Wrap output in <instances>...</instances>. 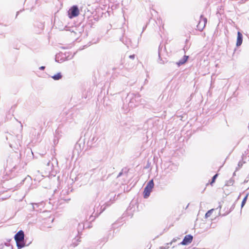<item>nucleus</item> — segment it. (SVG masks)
<instances>
[{"instance_id": "nucleus-27", "label": "nucleus", "mask_w": 249, "mask_h": 249, "mask_svg": "<svg viewBox=\"0 0 249 249\" xmlns=\"http://www.w3.org/2000/svg\"><path fill=\"white\" fill-rule=\"evenodd\" d=\"M234 207H235V204H233L232 205V206L231 207V210H230L229 212H228V213H226V214H228V213H230V212L232 210H233V209L234 208Z\"/></svg>"}, {"instance_id": "nucleus-22", "label": "nucleus", "mask_w": 249, "mask_h": 249, "mask_svg": "<svg viewBox=\"0 0 249 249\" xmlns=\"http://www.w3.org/2000/svg\"><path fill=\"white\" fill-rule=\"evenodd\" d=\"M213 211V209H211L210 210H209L205 214V218H208L210 217L212 213V212Z\"/></svg>"}, {"instance_id": "nucleus-23", "label": "nucleus", "mask_w": 249, "mask_h": 249, "mask_svg": "<svg viewBox=\"0 0 249 249\" xmlns=\"http://www.w3.org/2000/svg\"><path fill=\"white\" fill-rule=\"evenodd\" d=\"M115 197V195L114 194V193H111L109 194V195L108 196V198L109 200V201H111L112 198H114Z\"/></svg>"}, {"instance_id": "nucleus-15", "label": "nucleus", "mask_w": 249, "mask_h": 249, "mask_svg": "<svg viewBox=\"0 0 249 249\" xmlns=\"http://www.w3.org/2000/svg\"><path fill=\"white\" fill-rule=\"evenodd\" d=\"M0 249H12V247L9 243H5L4 245H0Z\"/></svg>"}, {"instance_id": "nucleus-30", "label": "nucleus", "mask_w": 249, "mask_h": 249, "mask_svg": "<svg viewBox=\"0 0 249 249\" xmlns=\"http://www.w3.org/2000/svg\"><path fill=\"white\" fill-rule=\"evenodd\" d=\"M122 175V172H120L118 175V177H120Z\"/></svg>"}, {"instance_id": "nucleus-18", "label": "nucleus", "mask_w": 249, "mask_h": 249, "mask_svg": "<svg viewBox=\"0 0 249 249\" xmlns=\"http://www.w3.org/2000/svg\"><path fill=\"white\" fill-rule=\"evenodd\" d=\"M97 140V139L95 137H93L91 139H90L88 142V144L90 146H92V144H93V142L94 141H96Z\"/></svg>"}, {"instance_id": "nucleus-25", "label": "nucleus", "mask_w": 249, "mask_h": 249, "mask_svg": "<svg viewBox=\"0 0 249 249\" xmlns=\"http://www.w3.org/2000/svg\"><path fill=\"white\" fill-rule=\"evenodd\" d=\"M233 183V181L231 179H230V180H229L227 183V185H232Z\"/></svg>"}, {"instance_id": "nucleus-13", "label": "nucleus", "mask_w": 249, "mask_h": 249, "mask_svg": "<svg viewBox=\"0 0 249 249\" xmlns=\"http://www.w3.org/2000/svg\"><path fill=\"white\" fill-rule=\"evenodd\" d=\"M151 190L145 187L143 191V197L144 198H147L151 192Z\"/></svg>"}, {"instance_id": "nucleus-1", "label": "nucleus", "mask_w": 249, "mask_h": 249, "mask_svg": "<svg viewBox=\"0 0 249 249\" xmlns=\"http://www.w3.org/2000/svg\"><path fill=\"white\" fill-rule=\"evenodd\" d=\"M111 203L110 201H107L104 205L101 206L99 213L97 209L100 206L99 204L97 206V203H96L95 205L91 204L89 206H86L84 209V213L86 215L85 219L87 220H89L90 222L94 221L96 217H97L100 213L103 212L107 207L111 205Z\"/></svg>"}, {"instance_id": "nucleus-11", "label": "nucleus", "mask_w": 249, "mask_h": 249, "mask_svg": "<svg viewBox=\"0 0 249 249\" xmlns=\"http://www.w3.org/2000/svg\"><path fill=\"white\" fill-rule=\"evenodd\" d=\"M189 58L188 56L187 55H184L183 58H181L179 61L177 62L176 63L177 65L179 67L181 65L184 64L185 63H186Z\"/></svg>"}, {"instance_id": "nucleus-33", "label": "nucleus", "mask_w": 249, "mask_h": 249, "mask_svg": "<svg viewBox=\"0 0 249 249\" xmlns=\"http://www.w3.org/2000/svg\"><path fill=\"white\" fill-rule=\"evenodd\" d=\"M19 12H17V16L18 15V14Z\"/></svg>"}, {"instance_id": "nucleus-31", "label": "nucleus", "mask_w": 249, "mask_h": 249, "mask_svg": "<svg viewBox=\"0 0 249 249\" xmlns=\"http://www.w3.org/2000/svg\"><path fill=\"white\" fill-rule=\"evenodd\" d=\"M188 206H189V204L187 205V206H185V209H187V208L188 207Z\"/></svg>"}, {"instance_id": "nucleus-5", "label": "nucleus", "mask_w": 249, "mask_h": 249, "mask_svg": "<svg viewBox=\"0 0 249 249\" xmlns=\"http://www.w3.org/2000/svg\"><path fill=\"white\" fill-rule=\"evenodd\" d=\"M79 10L77 5L72 6L68 11V16L70 18H72L78 16Z\"/></svg>"}, {"instance_id": "nucleus-2", "label": "nucleus", "mask_w": 249, "mask_h": 249, "mask_svg": "<svg viewBox=\"0 0 249 249\" xmlns=\"http://www.w3.org/2000/svg\"><path fill=\"white\" fill-rule=\"evenodd\" d=\"M24 232L22 230L19 231L15 235L14 238L18 249H21L25 246H28L31 243L32 241H30L26 244V239H24Z\"/></svg>"}, {"instance_id": "nucleus-9", "label": "nucleus", "mask_w": 249, "mask_h": 249, "mask_svg": "<svg viewBox=\"0 0 249 249\" xmlns=\"http://www.w3.org/2000/svg\"><path fill=\"white\" fill-rule=\"evenodd\" d=\"M243 42V35L242 33L238 31L237 32V41L236 45L237 47H239L241 45Z\"/></svg>"}, {"instance_id": "nucleus-12", "label": "nucleus", "mask_w": 249, "mask_h": 249, "mask_svg": "<svg viewBox=\"0 0 249 249\" xmlns=\"http://www.w3.org/2000/svg\"><path fill=\"white\" fill-rule=\"evenodd\" d=\"M168 168L171 171L175 172L178 170V165L173 163L170 162Z\"/></svg>"}, {"instance_id": "nucleus-28", "label": "nucleus", "mask_w": 249, "mask_h": 249, "mask_svg": "<svg viewBox=\"0 0 249 249\" xmlns=\"http://www.w3.org/2000/svg\"><path fill=\"white\" fill-rule=\"evenodd\" d=\"M135 57V54H132V55H130L129 56V57L130 58V59H134Z\"/></svg>"}, {"instance_id": "nucleus-6", "label": "nucleus", "mask_w": 249, "mask_h": 249, "mask_svg": "<svg viewBox=\"0 0 249 249\" xmlns=\"http://www.w3.org/2000/svg\"><path fill=\"white\" fill-rule=\"evenodd\" d=\"M200 21L197 25L196 27L198 30L199 31H202L206 26L207 19L206 18H204L203 15L200 16Z\"/></svg>"}, {"instance_id": "nucleus-20", "label": "nucleus", "mask_w": 249, "mask_h": 249, "mask_svg": "<svg viewBox=\"0 0 249 249\" xmlns=\"http://www.w3.org/2000/svg\"><path fill=\"white\" fill-rule=\"evenodd\" d=\"M244 162H244L242 160H240L238 163V167H236V171L238 170L239 168H241Z\"/></svg>"}, {"instance_id": "nucleus-19", "label": "nucleus", "mask_w": 249, "mask_h": 249, "mask_svg": "<svg viewBox=\"0 0 249 249\" xmlns=\"http://www.w3.org/2000/svg\"><path fill=\"white\" fill-rule=\"evenodd\" d=\"M248 195H249L248 194H247L246 196L243 198V200L242 201V203H241V208H242L244 206V205H245V204L246 203V201H247V200L248 199Z\"/></svg>"}, {"instance_id": "nucleus-14", "label": "nucleus", "mask_w": 249, "mask_h": 249, "mask_svg": "<svg viewBox=\"0 0 249 249\" xmlns=\"http://www.w3.org/2000/svg\"><path fill=\"white\" fill-rule=\"evenodd\" d=\"M154 186V183L153 179L150 180L147 184L146 186L145 187L148 189H150L152 191Z\"/></svg>"}, {"instance_id": "nucleus-3", "label": "nucleus", "mask_w": 249, "mask_h": 249, "mask_svg": "<svg viewBox=\"0 0 249 249\" xmlns=\"http://www.w3.org/2000/svg\"><path fill=\"white\" fill-rule=\"evenodd\" d=\"M127 100H129L128 106L133 107L142 103L141 95L139 93H129L126 97Z\"/></svg>"}, {"instance_id": "nucleus-29", "label": "nucleus", "mask_w": 249, "mask_h": 249, "mask_svg": "<svg viewBox=\"0 0 249 249\" xmlns=\"http://www.w3.org/2000/svg\"><path fill=\"white\" fill-rule=\"evenodd\" d=\"M39 69L40 70L43 71L45 69V66H41L39 67Z\"/></svg>"}, {"instance_id": "nucleus-24", "label": "nucleus", "mask_w": 249, "mask_h": 249, "mask_svg": "<svg viewBox=\"0 0 249 249\" xmlns=\"http://www.w3.org/2000/svg\"><path fill=\"white\" fill-rule=\"evenodd\" d=\"M217 176H218V174H216L213 177V178H212V181L211 182V184H212L215 182V180L216 178H217Z\"/></svg>"}, {"instance_id": "nucleus-10", "label": "nucleus", "mask_w": 249, "mask_h": 249, "mask_svg": "<svg viewBox=\"0 0 249 249\" xmlns=\"http://www.w3.org/2000/svg\"><path fill=\"white\" fill-rule=\"evenodd\" d=\"M161 52H162V47H160V46H159V60L158 62L159 63L163 64H164L165 62H167L166 58L163 59L161 56Z\"/></svg>"}, {"instance_id": "nucleus-17", "label": "nucleus", "mask_w": 249, "mask_h": 249, "mask_svg": "<svg viewBox=\"0 0 249 249\" xmlns=\"http://www.w3.org/2000/svg\"><path fill=\"white\" fill-rule=\"evenodd\" d=\"M85 225L84 223H79L77 227V231L78 233L82 232L83 230L84 229Z\"/></svg>"}, {"instance_id": "nucleus-4", "label": "nucleus", "mask_w": 249, "mask_h": 249, "mask_svg": "<svg viewBox=\"0 0 249 249\" xmlns=\"http://www.w3.org/2000/svg\"><path fill=\"white\" fill-rule=\"evenodd\" d=\"M17 159L16 157L13 156H9L7 160L6 165L5 167V170L7 173L8 172H12L13 169H15L16 167V161Z\"/></svg>"}, {"instance_id": "nucleus-16", "label": "nucleus", "mask_w": 249, "mask_h": 249, "mask_svg": "<svg viewBox=\"0 0 249 249\" xmlns=\"http://www.w3.org/2000/svg\"><path fill=\"white\" fill-rule=\"evenodd\" d=\"M52 77L54 80H59L62 78V75L61 72H58L57 74L52 76Z\"/></svg>"}, {"instance_id": "nucleus-26", "label": "nucleus", "mask_w": 249, "mask_h": 249, "mask_svg": "<svg viewBox=\"0 0 249 249\" xmlns=\"http://www.w3.org/2000/svg\"><path fill=\"white\" fill-rule=\"evenodd\" d=\"M120 40L121 41H122L123 42V43H124V44L126 45H128V41L127 40H126L125 41H124V38H120Z\"/></svg>"}, {"instance_id": "nucleus-7", "label": "nucleus", "mask_w": 249, "mask_h": 249, "mask_svg": "<svg viewBox=\"0 0 249 249\" xmlns=\"http://www.w3.org/2000/svg\"><path fill=\"white\" fill-rule=\"evenodd\" d=\"M44 23L40 22H37L35 24L34 31L36 34H40L44 30Z\"/></svg>"}, {"instance_id": "nucleus-8", "label": "nucleus", "mask_w": 249, "mask_h": 249, "mask_svg": "<svg viewBox=\"0 0 249 249\" xmlns=\"http://www.w3.org/2000/svg\"><path fill=\"white\" fill-rule=\"evenodd\" d=\"M193 239V235L191 234H188L184 237L182 242L180 243V244L182 245H188L190 244Z\"/></svg>"}, {"instance_id": "nucleus-32", "label": "nucleus", "mask_w": 249, "mask_h": 249, "mask_svg": "<svg viewBox=\"0 0 249 249\" xmlns=\"http://www.w3.org/2000/svg\"><path fill=\"white\" fill-rule=\"evenodd\" d=\"M145 27L143 28L142 32H143L144 30L145 29Z\"/></svg>"}, {"instance_id": "nucleus-21", "label": "nucleus", "mask_w": 249, "mask_h": 249, "mask_svg": "<svg viewBox=\"0 0 249 249\" xmlns=\"http://www.w3.org/2000/svg\"><path fill=\"white\" fill-rule=\"evenodd\" d=\"M38 206H39L38 203H32V209L34 211H37L38 210L36 209V208L38 207Z\"/></svg>"}]
</instances>
